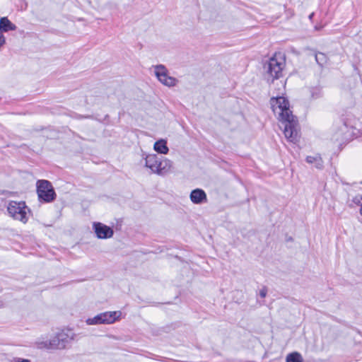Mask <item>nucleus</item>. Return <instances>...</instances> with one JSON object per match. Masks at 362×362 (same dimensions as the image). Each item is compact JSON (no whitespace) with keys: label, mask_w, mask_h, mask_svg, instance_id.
Returning a JSON list of instances; mask_svg holds the SVG:
<instances>
[{"label":"nucleus","mask_w":362,"mask_h":362,"mask_svg":"<svg viewBox=\"0 0 362 362\" xmlns=\"http://www.w3.org/2000/svg\"><path fill=\"white\" fill-rule=\"evenodd\" d=\"M59 341L62 342L63 348L64 349L68 343L75 339V334L70 330H62L58 332Z\"/></svg>","instance_id":"f8f14e48"},{"label":"nucleus","mask_w":362,"mask_h":362,"mask_svg":"<svg viewBox=\"0 0 362 362\" xmlns=\"http://www.w3.org/2000/svg\"><path fill=\"white\" fill-rule=\"evenodd\" d=\"M286 362H303V359L299 353L293 352L287 355Z\"/></svg>","instance_id":"a211bd4d"},{"label":"nucleus","mask_w":362,"mask_h":362,"mask_svg":"<svg viewBox=\"0 0 362 362\" xmlns=\"http://www.w3.org/2000/svg\"><path fill=\"white\" fill-rule=\"evenodd\" d=\"M159 157L156 154H148L145 158V165L156 174Z\"/></svg>","instance_id":"9b49d317"},{"label":"nucleus","mask_w":362,"mask_h":362,"mask_svg":"<svg viewBox=\"0 0 362 362\" xmlns=\"http://www.w3.org/2000/svg\"><path fill=\"white\" fill-rule=\"evenodd\" d=\"M7 211L14 220L26 223L30 216V209L24 202L11 201L7 206Z\"/></svg>","instance_id":"20e7f679"},{"label":"nucleus","mask_w":362,"mask_h":362,"mask_svg":"<svg viewBox=\"0 0 362 362\" xmlns=\"http://www.w3.org/2000/svg\"><path fill=\"white\" fill-rule=\"evenodd\" d=\"M362 195H356L352 199V202L356 205L361 206L362 203Z\"/></svg>","instance_id":"412c9836"},{"label":"nucleus","mask_w":362,"mask_h":362,"mask_svg":"<svg viewBox=\"0 0 362 362\" xmlns=\"http://www.w3.org/2000/svg\"><path fill=\"white\" fill-rule=\"evenodd\" d=\"M354 136V129L346 122L339 121L336 123L333 130L332 140L339 145L352 140Z\"/></svg>","instance_id":"7ed1b4c3"},{"label":"nucleus","mask_w":362,"mask_h":362,"mask_svg":"<svg viewBox=\"0 0 362 362\" xmlns=\"http://www.w3.org/2000/svg\"><path fill=\"white\" fill-rule=\"evenodd\" d=\"M306 161L309 164L314 165V166L317 169H322L323 168V161L319 154L308 156L306 157Z\"/></svg>","instance_id":"4468645a"},{"label":"nucleus","mask_w":362,"mask_h":362,"mask_svg":"<svg viewBox=\"0 0 362 362\" xmlns=\"http://www.w3.org/2000/svg\"><path fill=\"white\" fill-rule=\"evenodd\" d=\"M86 323L88 325H102L100 322V319L99 317V315L93 317H88L86 320Z\"/></svg>","instance_id":"6ab92c4d"},{"label":"nucleus","mask_w":362,"mask_h":362,"mask_svg":"<svg viewBox=\"0 0 362 362\" xmlns=\"http://www.w3.org/2000/svg\"><path fill=\"white\" fill-rule=\"evenodd\" d=\"M153 149L155 151L160 154H167L169 151V148L167 146V141L164 139H160L155 142Z\"/></svg>","instance_id":"2eb2a0df"},{"label":"nucleus","mask_w":362,"mask_h":362,"mask_svg":"<svg viewBox=\"0 0 362 362\" xmlns=\"http://www.w3.org/2000/svg\"><path fill=\"white\" fill-rule=\"evenodd\" d=\"M11 362H30V360L22 358H13Z\"/></svg>","instance_id":"5701e85b"},{"label":"nucleus","mask_w":362,"mask_h":362,"mask_svg":"<svg viewBox=\"0 0 362 362\" xmlns=\"http://www.w3.org/2000/svg\"><path fill=\"white\" fill-rule=\"evenodd\" d=\"M35 346L38 349H49V339H45V337H40L35 342Z\"/></svg>","instance_id":"f3484780"},{"label":"nucleus","mask_w":362,"mask_h":362,"mask_svg":"<svg viewBox=\"0 0 362 362\" xmlns=\"http://www.w3.org/2000/svg\"><path fill=\"white\" fill-rule=\"evenodd\" d=\"M6 44V38L4 35L2 34V32L0 31V48L3 47Z\"/></svg>","instance_id":"4be33fe9"},{"label":"nucleus","mask_w":362,"mask_h":362,"mask_svg":"<svg viewBox=\"0 0 362 362\" xmlns=\"http://www.w3.org/2000/svg\"><path fill=\"white\" fill-rule=\"evenodd\" d=\"M267 290L266 288H262V289L260 290L259 291V296L262 297V298H265L266 296H267Z\"/></svg>","instance_id":"b1692460"},{"label":"nucleus","mask_w":362,"mask_h":362,"mask_svg":"<svg viewBox=\"0 0 362 362\" xmlns=\"http://www.w3.org/2000/svg\"><path fill=\"white\" fill-rule=\"evenodd\" d=\"M190 200L192 203L200 204L206 202L207 200L205 192L201 189H196L191 192L189 196Z\"/></svg>","instance_id":"9d476101"},{"label":"nucleus","mask_w":362,"mask_h":362,"mask_svg":"<svg viewBox=\"0 0 362 362\" xmlns=\"http://www.w3.org/2000/svg\"><path fill=\"white\" fill-rule=\"evenodd\" d=\"M272 111L278 119L284 124V135L291 142L296 143L299 139L298 124L290 109L288 100L283 96L272 97L270 99Z\"/></svg>","instance_id":"f257e3e1"},{"label":"nucleus","mask_w":362,"mask_h":362,"mask_svg":"<svg viewBox=\"0 0 362 362\" xmlns=\"http://www.w3.org/2000/svg\"><path fill=\"white\" fill-rule=\"evenodd\" d=\"M93 230L98 239L111 238L114 235L112 228L100 222H93Z\"/></svg>","instance_id":"0eeeda50"},{"label":"nucleus","mask_w":362,"mask_h":362,"mask_svg":"<svg viewBox=\"0 0 362 362\" xmlns=\"http://www.w3.org/2000/svg\"><path fill=\"white\" fill-rule=\"evenodd\" d=\"M37 192L39 199L45 202H50L55 199L56 194L52 184L45 180L37 182Z\"/></svg>","instance_id":"423d86ee"},{"label":"nucleus","mask_w":362,"mask_h":362,"mask_svg":"<svg viewBox=\"0 0 362 362\" xmlns=\"http://www.w3.org/2000/svg\"><path fill=\"white\" fill-rule=\"evenodd\" d=\"M315 59L320 64H322V62L325 59V56L322 53H318L315 55Z\"/></svg>","instance_id":"aec40b11"},{"label":"nucleus","mask_w":362,"mask_h":362,"mask_svg":"<svg viewBox=\"0 0 362 362\" xmlns=\"http://www.w3.org/2000/svg\"><path fill=\"white\" fill-rule=\"evenodd\" d=\"M153 69L158 81L163 86L174 87L177 84L178 80L169 75V71L164 65L158 64L153 66Z\"/></svg>","instance_id":"39448f33"},{"label":"nucleus","mask_w":362,"mask_h":362,"mask_svg":"<svg viewBox=\"0 0 362 362\" xmlns=\"http://www.w3.org/2000/svg\"><path fill=\"white\" fill-rule=\"evenodd\" d=\"M173 168V162L167 158H159L156 174L163 176L170 173Z\"/></svg>","instance_id":"1a4fd4ad"},{"label":"nucleus","mask_w":362,"mask_h":362,"mask_svg":"<svg viewBox=\"0 0 362 362\" xmlns=\"http://www.w3.org/2000/svg\"><path fill=\"white\" fill-rule=\"evenodd\" d=\"M98 315L102 325H111L121 320L122 313L119 310L106 311Z\"/></svg>","instance_id":"6e6552de"},{"label":"nucleus","mask_w":362,"mask_h":362,"mask_svg":"<svg viewBox=\"0 0 362 362\" xmlns=\"http://www.w3.org/2000/svg\"><path fill=\"white\" fill-rule=\"evenodd\" d=\"M360 214H361V215L362 216V204H361V209H360Z\"/></svg>","instance_id":"393cba45"},{"label":"nucleus","mask_w":362,"mask_h":362,"mask_svg":"<svg viewBox=\"0 0 362 362\" xmlns=\"http://www.w3.org/2000/svg\"><path fill=\"white\" fill-rule=\"evenodd\" d=\"M49 349H64L62 342L59 341L58 332L49 339Z\"/></svg>","instance_id":"dca6fc26"},{"label":"nucleus","mask_w":362,"mask_h":362,"mask_svg":"<svg viewBox=\"0 0 362 362\" xmlns=\"http://www.w3.org/2000/svg\"><path fill=\"white\" fill-rule=\"evenodd\" d=\"M16 30V25L13 24L7 17L0 18V31L8 32Z\"/></svg>","instance_id":"ddd939ff"},{"label":"nucleus","mask_w":362,"mask_h":362,"mask_svg":"<svg viewBox=\"0 0 362 362\" xmlns=\"http://www.w3.org/2000/svg\"><path fill=\"white\" fill-rule=\"evenodd\" d=\"M286 65L285 57L282 53H275L265 64V69L272 80L279 78Z\"/></svg>","instance_id":"f03ea898"}]
</instances>
